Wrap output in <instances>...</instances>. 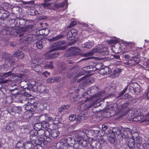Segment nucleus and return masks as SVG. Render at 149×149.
<instances>
[{
    "label": "nucleus",
    "instance_id": "nucleus-40",
    "mask_svg": "<svg viewBox=\"0 0 149 149\" xmlns=\"http://www.w3.org/2000/svg\"><path fill=\"white\" fill-rule=\"evenodd\" d=\"M72 34L74 37H75L77 35V30L74 29H72L70 31H69L68 33V36L70 37V35Z\"/></svg>",
    "mask_w": 149,
    "mask_h": 149
},
{
    "label": "nucleus",
    "instance_id": "nucleus-19",
    "mask_svg": "<svg viewBox=\"0 0 149 149\" xmlns=\"http://www.w3.org/2000/svg\"><path fill=\"white\" fill-rule=\"evenodd\" d=\"M64 139L65 142L68 145L70 146H73L72 144H73V143L76 140L75 139H73L72 138L68 136H66L65 137Z\"/></svg>",
    "mask_w": 149,
    "mask_h": 149
},
{
    "label": "nucleus",
    "instance_id": "nucleus-4",
    "mask_svg": "<svg viewBox=\"0 0 149 149\" xmlns=\"http://www.w3.org/2000/svg\"><path fill=\"white\" fill-rule=\"evenodd\" d=\"M93 131L95 132V133H98L99 131L95 130V131L91 130L89 131L85 129L83 130L79 131L78 134L76 135L75 140L77 141L80 140L81 139H83V138H86V137H89L90 133L91 132Z\"/></svg>",
    "mask_w": 149,
    "mask_h": 149
},
{
    "label": "nucleus",
    "instance_id": "nucleus-41",
    "mask_svg": "<svg viewBox=\"0 0 149 149\" xmlns=\"http://www.w3.org/2000/svg\"><path fill=\"white\" fill-rule=\"evenodd\" d=\"M42 116L45 117V120H47V121H54V117H51L49 115L45 114H43Z\"/></svg>",
    "mask_w": 149,
    "mask_h": 149
},
{
    "label": "nucleus",
    "instance_id": "nucleus-8",
    "mask_svg": "<svg viewBox=\"0 0 149 149\" xmlns=\"http://www.w3.org/2000/svg\"><path fill=\"white\" fill-rule=\"evenodd\" d=\"M129 90L132 93L137 94L140 92L141 88L136 83H134L130 86Z\"/></svg>",
    "mask_w": 149,
    "mask_h": 149
},
{
    "label": "nucleus",
    "instance_id": "nucleus-33",
    "mask_svg": "<svg viewBox=\"0 0 149 149\" xmlns=\"http://www.w3.org/2000/svg\"><path fill=\"white\" fill-rule=\"evenodd\" d=\"M32 26L29 25L25 27L22 28L25 33H27L28 32H30L32 31Z\"/></svg>",
    "mask_w": 149,
    "mask_h": 149
},
{
    "label": "nucleus",
    "instance_id": "nucleus-15",
    "mask_svg": "<svg viewBox=\"0 0 149 149\" xmlns=\"http://www.w3.org/2000/svg\"><path fill=\"white\" fill-rule=\"evenodd\" d=\"M26 40L29 43L37 40L38 39V36L36 34H30L27 35V37L26 38Z\"/></svg>",
    "mask_w": 149,
    "mask_h": 149
},
{
    "label": "nucleus",
    "instance_id": "nucleus-3",
    "mask_svg": "<svg viewBox=\"0 0 149 149\" xmlns=\"http://www.w3.org/2000/svg\"><path fill=\"white\" fill-rule=\"evenodd\" d=\"M24 75H22L20 78L19 77L18 79L19 81L18 83L19 82L20 86L23 89L27 88L28 89H29L30 90L32 91H36L38 89V87L36 85V83L35 81H34L33 84H28L27 82L24 81H21V79H22Z\"/></svg>",
    "mask_w": 149,
    "mask_h": 149
},
{
    "label": "nucleus",
    "instance_id": "nucleus-55",
    "mask_svg": "<svg viewBox=\"0 0 149 149\" xmlns=\"http://www.w3.org/2000/svg\"><path fill=\"white\" fill-rule=\"evenodd\" d=\"M75 142L74 143H73V144H72L73 146V148L74 149H78L80 148V146L78 142L75 141Z\"/></svg>",
    "mask_w": 149,
    "mask_h": 149
},
{
    "label": "nucleus",
    "instance_id": "nucleus-25",
    "mask_svg": "<svg viewBox=\"0 0 149 149\" xmlns=\"http://www.w3.org/2000/svg\"><path fill=\"white\" fill-rule=\"evenodd\" d=\"M42 137H39V138L36 139L33 141L36 146H42L41 145L42 143L43 145L44 139Z\"/></svg>",
    "mask_w": 149,
    "mask_h": 149
},
{
    "label": "nucleus",
    "instance_id": "nucleus-9",
    "mask_svg": "<svg viewBox=\"0 0 149 149\" xmlns=\"http://www.w3.org/2000/svg\"><path fill=\"white\" fill-rule=\"evenodd\" d=\"M3 57L5 59V63L8 66L11 65L13 63L15 62L13 58L11 56L10 54L8 53H4L3 54Z\"/></svg>",
    "mask_w": 149,
    "mask_h": 149
},
{
    "label": "nucleus",
    "instance_id": "nucleus-20",
    "mask_svg": "<svg viewBox=\"0 0 149 149\" xmlns=\"http://www.w3.org/2000/svg\"><path fill=\"white\" fill-rule=\"evenodd\" d=\"M84 69L83 71H81L79 72L78 74L75 76V78H77L81 75L85 74L86 73H88L90 72L94 71L96 70H93V69H90L86 70L85 68H84Z\"/></svg>",
    "mask_w": 149,
    "mask_h": 149
},
{
    "label": "nucleus",
    "instance_id": "nucleus-53",
    "mask_svg": "<svg viewBox=\"0 0 149 149\" xmlns=\"http://www.w3.org/2000/svg\"><path fill=\"white\" fill-rule=\"evenodd\" d=\"M69 120L71 121H73L77 120V117L75 115L72 114L69 117Z\"/></svg>",
    "mask_w": 149,
    "mask_h": 149
},
{
    "label": "nucleus",
    "instance_id": "nucleus-57",
    "mask_svg": "<svg viewBox=\"0 0 149 149\" xmlns=\"http://www.w3.org/2000/svg\"><path fill=\"white\" fill-rule=\"evenodd\" d=\"M102 66V64L101 63H98L95 65V68H94V69L95 70H99V69H101Z\"/></svg>",
    "mask_w": 149,
    "mask_h": 149
},
{
    "label": "nucleus",
    "instance_id": "nucleus-30",
    "mask_svg": "<svg viewBox=\"0 0 149 149\" xmlns=\"http://www.w3.org/2000/svg\"><path fill=\"white\" fill-rule=\"evenodd\" d=\"M33 45L34 47H37L38 49H42L43 47L42 41L41 40L36 41L33 44Z\"/></svg>",
    "mask_w": 149,
    "mask_h": 149
},
{
    "label": "nucleus",
    "instance_id": "nucleus-49",
    "mask_svg": "<svg viewBox=\"0 0 149 149\" xmlns=\"http://www.w3.org/2000/svg\"><path fill=\"white\" fill-rule=\"evenodd\" d=\"M104 140L103 139L101 140L99 142H98L96 144L95 148L96 149H101V146L100 145V144H102V143H104Z\"/></svg>",
    "mask_w": 149,
    "mask_h": 149
},
{
    "label": "nucleus",
    "instance_id": "nucleus-64",
    "mask_svg": "<svg viewBox=\"0 0 149 149\" xmlns=\"http://www.w3.org/2000/svg\"><path fill=\"white\" fill-rule=\"evenodd\" d=\"M65 110L63 106L60 107L58 109V114H61L62 112L63 111Z\"/></svg>",
    "mask_w": 149,
    "mask_h": 149
},
{
    "label": "nucleus",
    "instance_id": "nucleus-29",
    "mask_svg": "<svg viewBox=\"0 0 149 149\" xmlns=\"http://www.w3.org/2000/svg\"><path fill=\"white\" fill-rule=\"evenodd\" d=\"M14 57H16L20 59H22L24 56V54L19 51H17L13 55Z\"/></svg>",
    "mask_w": 149,
    "mask_h": 149
},
{
    "label": "nucleus",
    "instance_id": "nucleus-1",
    "mask_svg": "<svg viewBox=\"0 0 149 149\" xmlns=\"http://www.w3.org/2000/svg\"><path fill=\"white\" fill-rule=\"evenodd\" d=\"M98 91L99 89L97 87H91L89 89L87 92L85 93L83 95L88 99L95 98V99L93 100L95 101L101 100L102 99L107 98L106 97L101 98L104 96V92L102 91L98 93Z\"/></svg>",
    "mask_w": 149,
    "mask_h": 149
},
{
    "label": "nucleus",
    "instance_id": "nucleus-27",
    "mask_svg": "<svg viewBox=\"0 0 149 149\" xmlns=\"http://www.w3.org/2000/svg\"><path fill=\"white\" fill-rule=\"evenodd\" d=\"M115 136L114 133H110L108 136V140L112 143H113L115 142Z\"/></svg>",
    "mask_w": 149,
    "mask_h": 149
},
{
    "label": "nucleus",
    "instance_id": "nucleus-6",
    "mask_svg": "<svg viewBox=\"0 0 149 149\" xmlns=\"http://www.w3.org/2000/svg\"><path fill=\"white\" fill-rule=\"evenodd\" d=\"M95 81L94 79L92 78H88L86 76H85L77 81V83H80V85L81 87L87 85L88 84L93 83Z\"/></svg>",
    "mask_w": 149,
    "mask_h": 149
},
{
    "label": "nucleus",
    "instance_id": "nucleus-48",
    "mask_svg": "<svg viewBox=\"0 0 149 149\" xmlns=\"http://www.w3.org/2000/svg\"><path fill=\"white\" fill-rule=\"evenodd\" d=\"M45 137L44 139V143L43 145H46L49 143L51 141V139L50 138V136L48 137H45Z\"/></svg>",
    "mask_w": 149,
    "mask_h": 149
},
{
    "label": "nucleus",
    "instance_id": "nucleus-22",
    "mask_svg": "<svg viewBox=\"0 0 149 149\" xmlns=\"http://www.w3.org/2000/svg\"><path fill=\"white\" fill-rule=\"evenodd\" d=\"M78 50L79 48L78 47L74 48L73 47H71L69 51V52L70 55L76 56L79 54L78 52L77 51Z\"/></svg>",
    "mask_w": 149,
    "mask_h": 149
},
{
    "label": "nucleus",
    "instance_id": "nucleus-24",
    "mask_svg": "<svg viewBox=\"0 0 149 149\" xmlns=\"http://www.w3.org/2000/svg\"><path fill=\"white\" fill-rule=\"evenodd\" d=\"M122 128L116 127L113 129L112 131V132L111 133H114V134L115 133L117 134L120 137H121V135L122 133V131L121 130H122Z\"/></svg>",
    "mask_w": 149,
    "mask_h": 149
},
{
    "label": "nucleus",
    "instance_id": "nucleus-51",
    "mask_svg": "<svg viewBox=\"0 0 149 149\" xmlns=\"http://www.w3.org/2000/svg\"><path fill=\"white\" fill-rule=\"evenodd\" d=\"M42 127L44 128H49V124L45 121H43L42 123Z\"/></svg>",
    "mask_w": 149,
    "mask_h": 149
},
{
    "label": "nucleus",
    "instance_id": "nucleus-2",
    "mask_svg": "<svg viewBox=\"0 0 149 149\" xmlns=\"http://www.w3.org/2000/svg\"><path fill=\"white\" fill-rule=\"evenodd\" d=\"M96 53H98L102 55H105L108 54L109 52L107 48L104 47L102 45H99L91 52L83 54V56L87 57L93 55Z\"/></svg>",
    "mask_w": 149,
    "mask_h": 149
},
{
    "label": "nucleus",
    "instance_id": "nucleus-43",
    "mask_svg": "<svg viewBox=\"0 0 149 149\" xmlns=\"http://www.w3.org/2000/svg\"><path fill=\"white\" fill-rule=\"evenodd\" d=\"M62 121L61 117L59 116H56L55 118H54V122L55 124H56L60 123Z\"/></svg>",
    "mask_w": 149,
    "mask_h": 149
},
{
    "label": "nucleus",
    "instance_id": "nucleus-37",
    "mask_svg": "<svg viewBox=\"0 0 149 149\" xmlns=\"http://www.w3.org/2000/svg\"><path fill=\"white\" fill-rule=\"evenodd\" d=\"M17 35L19 36V37H21L23 36L25 32L22 28H19L18 30L16 31Z\"/></svg>",
    "mask_w": 149,
    "mask_h": 149
},
{
    "label": "nucleus",
    "instance_id": "nucleus-61",
    "mask_svg": "<svg viewBox=\"0 0 149 149\" xmlns=\"http://www.w3.org/2000/svg\"><path fill=\"white\" fill-rule=\"evenodd\" d=\"M128 88V87L126 86L123 90V91L120 93V94L118 95V96L117 97V98H119L120 96H121L122 95H123V94L125 93L126 92V91H127Z\"/></svg>",
    "mask_w": 149,
    "mask_h": 149
},
{
    "label": "nucleus",
    "instance_id": "nucleus-10",
    "mask_svg": "<svg viewBox=\"0 0 149 149\" xmlns=\"http://www.w3.org/2000/svg\"><path fill=\"white\" fill-rule=\"evenodd\" d=\"M89 99L87 98V100H85V103L81 104L80 105L81 111L88 110L92 106L93 102L89 100Z\"/></svg>",
    "mask_w": 149,
    "mask_h": 149
},
{
    "label": "nucleus",
    "instance_id": "nucleus-60",
    "mask_svg": "<svg viewBox=\"0 0 149 149\" xmlns=\"http://www.w3.org/2000/svg\"><path fill=\"white\" fill-rule=\"evenodd\" d=\"M31 14L32 15H38L39 14L38 12L36 9H35L31 10Z\"/></svg>",
    "mask_w": 149,
    "mask_h": 149
},
{
    "label": "nucleus",
    "instance_id": "nucleus-54",
    "mask_svg": "<svg viewBox=\"0 0 149 149\" xmlns=\"http://www.w3.org/2000/svg\"><path fill=\"white\" fill-rule=\"evenodd\" d=\"M45 137H48L51 136V132H50L49 130L46 129L45 130Z\"/></svg>",
    "mask_w": 149,
    "mask_h": 149
},
{
    "label": "nucleus",
    "instance_id": "nucleus-14",
    "mask_svg": "<svg viewBox=\"0 0 149 149\" xmlns=\"http://www.w3.org/2000/svg\"><path fill=\"white\" fill-rule=\"evenodd\" d=\"M102 100H96L93 102L92 106V111L93 113H96L100 111V110L98 109V107L100 106V102Z\"/></svg>",
    "mask_w": 149,
    "mask_h": 149
},
{
    "label": "nucleus",
    "instance_id": "nucleus-17",
    "mask_svg": "<svg viewBox=\"0 0 149 149\" xmlns=\"http://www.w3.org/2000/svg\"><path fill=\"white\" fill-rule=\"evenodd\" d=\"M110 73L111 69L107 66L101 69L99 71V73L102 75L109 74Z\"/></svg>",
    "mask_w": 149,
    "mask_h": 149
},
{
    "label": "nucleus",
    "instance_id": "nucleus-7",
    "mask_svg": "<svg viewBox=\"0 0 149 149\" xmlns=\"http://www.w3.org/2000/svg\"><path fill=\"white\" fill-rule=\"evenodd\" d=\"M57 49V47H53L49 50L47 51L45 55V59H51L54 58L58 57L59 55V53L57 51H56L54 53L51 54L49 53Z\"/></svg>",
    "mask_w": 149,
    "mask_h": 149
},
{
    "label": "nucleus",
    "instance_id": "nucleus-5",
    "mask_svg": "<svg viewBox=\"0 0 149 149\" xmlns=\"http://www.w3.org/2000/svg\"><path fill=\"white\" fill-rule=\"evenodd\" d=\"M121 130L122 132L121 137H120L121 139H126L129 138V134L132 136V135H135L137 136H138L139 135L138 133L137 132H134L129 128H124L122 127Z\"/></svg>",
    "mask_w": 149,
    "mask_h": 149
},
{
    "label": "nucleus",
    "instance_id": "nucleus-56",
    "mask_svg": "<svg viewBox=\"0 0 149 149\" xmlns=\"http://www.w3.org/2000/svg\"><path fill=\"white\" fill-rule=\"evenodd\" d=\"M34 146V145H32L30 143H26L24 146L25 148L26 149H31V148Z\"/></svg>",
    "mask_w": 149,
    "mask_h": 149
},
{
    "label": "nucleus",
    "instance_id": "nucleus-38",
    "mask_svg": "<svg viewBox=\"0 0 149 149\" xmlns=\"http://www.w3.org/2000/svg\"><path fill=\"white\" fill-rule=\"evenodd\" d=\"M42 128V123H37L35 124L34 126V131L36 132L40 130Z\"/></svg>",
    "mask_w": 149,
    "mask_h": 149
},
{
    "label": "nucleus",
    "instance_id": "nucleus-34",
    "mask_svg": "<svg viewBox=\"0 0 149 149\" xmlns=\"http://www.w3.org/2000/svg\"><path fill=\"white\" fill-rule=\"evenodd\" d=\"M67 2V0H65L64 1H63L62 3L56 4H55V7L58 8L63 7L65 6L66 3L67 6L68 5Z\"/></svg>",
    "mask_w": 149,
    "mask_h": 149
},
{
    "label": "nucleus",
    "instance_id": "nucleus-58",
    "mask_svg": "<svg viewBox=\"0 0 149 149\" xmlns=\"http://www.w3.org/2000/svg\"><path fill=\"white\" fill-rule=\"evenodd\" d=\"M63 36L62 35H60L57 36H56L52 39V41H55L56 40H58L62 38Z\"/></svg>",
    "mask_w": 149,
    "mask_h": 149
},
{
    "label": "nucleus",
    "instance_id": "nucleus-35",
    "mask_svg": "<svg viewBox=\"0 0 149 149\" xmlns=\"http://www.w3.org/2000/svg\"><path fill=\"white\" fill-rule=\"evenodd\" d=\"M14 30V28L13 27L6 26L5 28V29L3 30V32H6L7 34H8L10 33Z\"/></svg>",
    "mask_w": 149,
    "mask_h": 149
},
{
    "label": "nucleus",
    "instance_id": "nucleus-52",
    "mask_svg": "<svg viewBox=\"0 0 149 149\" xmlns=\"http://www.w3.org/2000/svg\"><path fill=\"white\" fill-rule=\"evenodd\" d=\"M112 56L114 58L117 60L118 62L120 63L121 62V60L120 58V56L119 54H114L112 55Z\"/></svg>",
    "mask_w": 149,
    "mask_h": 149
},
{
    "label": "nucleus",
    "instance_id": "nucleus-18",
    "mask_svg": "<svg viewBox=\"0 0 149 149\" xmlns=\"http://www.w3.org/2000/svg\"><path fill=\"white\" fill-rule=\"evenodd\" d=\"M16 127V124L14 122H11L9 123L7 125L6 128V130L8 132H11L15 129Z\"/></svg>",
    "mask_w": 149,
    "mask_h": 149
},
{
    "label": "nucleus",
    "instance_id": "nucleus-45",
    "mask_svg": "<svg viewBox=\"0 0 149 149\" xmlns=\"http://www.w3.org/2000/svg\"><path fill=\"white\" fill-rule=\"evenodd\" d=\"M144 116L143 115H139L133 118V120L136 121H140L143 119Z\"/></svg>",
    "mask_w": 149,
    "mask_h": 149
},
{
    "label": "nucleus",
    "instance_id": "nucleus-23",
    "mask_svg": "<svg viewBox=\"0 0 149 149\" xmlns=\"http://www.w3.org/2000/svg\"><path fill=\"white\" fill-rule=\"evenodd\" d=\"M51 131V130H50ZM59 132L56 130H53L51 131V136L53 139H55L57 138L59 135Z\"/></svg>",
    "mask_w": 149,
    "mask_h": 149
},
{
    "label": "nucleus",
    "instance_id": "nucleus-44",
    "mask_svg": "<svg viewBox=\"0 0 149 149\" xmlns=\"http://www.w3.org/2000/svg\"><path fill=\"white\" fill-rule=\"evenodd\" d=\"M117 104L116 103H114L113 104H111L110 105V106L112 108L111 109H109V112H110V110H111L113 111V112L115 113L116 112V109H117Z\"/></svg>",
    "mask_w": 149,
    "mask_h": 149
},
{
    "label": "nucleus",
    "instance_id": "nucleus-50",
    "mask_svg": "<svg viewBox=\"0 0 149 149\" xmlns=\"http://www.w3.org/2000/svg\"><path fill=\"white\" fill-rule=\"evenodd\" d=\"M54 67L53 62H49L48 64H47L44 66V68L45 69L53 68Z\"/></svg>",
    "mask_w": 149,
    "mask_h": 149
},
{
    "label": "nucleus",
    "instance_id": "nucleus-16",
    "mask_svg": "<svg viewBox=\"0 0 149 149\" xmlns=\"http://www.w3.org/2000/svg\"><path fill=\"white\" fill-rule=\"evenodd\" d=\"M86 118L87 117L86 116L84 112H82L80 113L77 115V122L79 123L82 122L86 119Z\"/></svg>",
    "mask_w": 149,
    "mask_h": 149
},
{
    "label": "nucleus",
    "instance_id": "nucleus-46",
    "mask_svg": "<svg viewBox=\"0 0 149 149\" xmlns=\"http://www.w3.org/2000/svg\"><path fill=\"white\" fill-rule=\"evenodd\" d=\"M14 74V73H12L11 71H9L8 72L4 73L1 78V79H4L8 76H11Z\"/></svg>",
    "mask_w": 149,
    "mask_h": 149
},
{
    "label": "nucleus",
    "instance_id": "nucleus-12",
    "mask_svg": "<svg viewBox=\"0 0 149 149\" xmlns=\"http://www.w3.org/2000/svg\"><path fill=\"white\" fill-rule=\"evenodd\" d=\"M139 61L140 59L139 58L134 56L128 60L125 63V64L127 65H134L138 64Z\"/></svg>",
    "mask_w": 149,
    "mask_h": 149
},
{
    "label": "nucleus",
    "instance_id": "nucleus-32",
    "mask_svg": "<svg viewBox=\"0 0 149 149\" xmlns=\"http://www.w3.org/2000/svg\"><path fill=\"white\" fill-rule=\"evenodd\" d=\"M93 45L94 44L93 42H87L82 44V46L84 48L89 49L93 46Z\"/></svg>",
    "mask_w": 149,
    "mask_h": 149
},
{
    "label": "nucleus",
    "instance_id": "nucleus-59",
    "mask_svg": "<svg viewBox=\"0 0 149 149\" xmlns=\"http://www.w3.org/2000/svg\"><path fill=\"white\" fill-rule=\"evenodd\" d=\"M47 82L48 83H51L54 82V77H52L48 78L47 80Z\"/></svg>",
    "mask_w": 149,
    "mask_h": 149
},
{
    "label": "nucleus",
    "instance_id": "nucleus-47",
    "mask_svg": "<svg viewBox=\"0 0 149 149\" xmlns=\"http://www.w3.org/2000/svg\"><path fill=\"white\" fill-rule=\"evenodd\" d=\"M13 110L15 113H18L22 111V108L20 107H15L13 108Z\"/></svg>",
    "mask_w": 149,
    "mask_h": 149
},
{
    "label": "nucleus",
    "instance_id": "nucleus-13",
    "mask_svg": "<svg viewBox=\"0 0 149 149\" xmlns=\"http://www.w3.org/2000/svg\"><path fill=\"white\" fill-rule=\"evenodd\" d=\"M110 43L114 44V46L112 47V49L113 52L116 54L118 53L121 51L120 48L119 43H116L115 40H110Z\"/></svg>",
    "mask_w": 149,
    "mask_h": 149
},
{
    "label": "nucleus",
    "instance_id": "nucleus-39",
    "mask_svg": "<svg viewBox=\"0 0 149 149\" xmlns=\"http://www.w3.org/2000/svg\"><path fill=\"white\" fill-rule=\"evenodd\" d=\"M45 130L41 129L36 132L38 137L39 136L40 137H42V138H44Z\"/></svg>",
    "mask_w": 149,
    "mask_h": 149
},
{
    "label": "nucleus",
    "instance_id": "nucleus-21",
    "mask_svg": "<svg viewBox=\"0 0 149 149\" xmlns=\"http://www.w3.org/2000/svg\"><path fill=\"white\" fill-rule=\"evenodd\" d=\"M30 139L31 140L33 141L36 139H38V136L37 135V134L36 132L34 131V130H31L30 132Z\"/></svg>",
    "mask_w": 149,
    "mask_h": 149
},
{
    "label": "nucleus",
    "instance_id": "nucleus-28",
    "mask_svg": "<svg viewBox=\"0 0 149 149\" xmlns=\"http://www.w3.org/2000/svg\"><path fill=\"white\" fill-rule=\"evenodd\" d=\"M10 92L13 95H21L23 94V93L21 91H18L16 88L14 89L10 90Z\"/></svg>",
    "mask_w": 149,
    "mask_h": 149
},
{
    "label": "nucleus",
    "instance_id": "nucleus-42",
    "mask_svg": "<svg viewBox=\"0 0 149 149\" xmlns=\"http://www.w3.org/2000/svg\"><path fill=\"white\" fill-rule=\"evenodd\" d=\"M66 42L63 40L59 41L55 43L54 46L58 47L61 46H64L65 45Z\"/></svg>",
    "mask_w": 149,
    "mask_h": 149
},
{
    "label": "nucleus",
    "instance_id": "nucleus-31",
    "mask_svg": "<svg viewBox=\"0 0 149 149\" xmlns=\"http://www.w3.org/2000/svg\"><path fill=\"white\" fill-rule=\"evenodd\" d=\"M49 32V29L47 28L43 29L39 31L40 34L41 35L47 36Z\"/></svg>",
    "mask_w": 149,
    "mask_h": 149
},
{
    "label": "nucleus",
    "instance_id": "nucleus-36",
    "mask_svg": "<svg viewBox=\"0 0 149 149\" xmlns=\"http://www.w3.org/2000/svg\"><path fill=\"white\" fill-rule=\"evenodd\" d=\"M58 69L61 72H63L65 70V65L64 63H62L58 65Z\"/></svg>",
    "mask_w": 149,
    "mask_h": 149
},
{
    "label": "nucleus",
    "instance_id": "nucleus-26",
    "mask_svg": "<svg viewBox=\"0 0 149 149\" xmlns=\"http://www.w3.org/2000/svg\"><path fill=\"white\" fill-rule=\"evenodd\" d=\"M76 141L78 142L80 146V148H82L83 147H86L87 145V143L86 140H84V139H80L79 141Z\"/></svg>",
    "mask_w": 149,
    "mask_h": 149
},
{
    "label": "nucleus",
    "instance_id": "nucleus-62",
    "mask_svg": "<svg viewBox=\"0 0 149 149\" xmlns=\"http://www.w3.org/2000/svg\"><path fill=\"white\" fill-rule=\"evenodd\" d=\"M77 23L76 22L74 21H72L70 25L67 27V28H71L73 26L75 25Z\"/></svg>",
    "mask_w": 149,
    "mask_h": 149
},
{
    "label": "nucleus",
    "instance_id": "nucleus-11",
    "mask_svg": "<svg viewBox=\"0 0 149 149\" xmlns=\"http://www.w3.org/2000/svg\"><path fill=\"white\" fill-rule=\"evenodd\" d=\"M138 136L136 135H132V139H130L128 141V146L130 148H134L135 146L134 141H136V143H138L139 141V139L137 138V136Z\"/></svg>",
    "mask_w": 149,
    "mask_h": 149
},
{
    "label": "nucleus",
    "instance_id": "nucleus-63",
    "mask_svg": "<svg viewBox=\"0 0 149 149\" xmlns=\"http://www.w3.org/2000/svg\"><path fill=\"white\" fill-rule=\"evenodd\" d=\"M54 82H59L60 81L61 78L59 77H54Z\"/></svg>",
    "mask_w": 149,
    "mask_h": 149
}]
</instances>
